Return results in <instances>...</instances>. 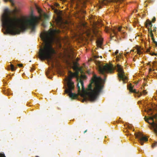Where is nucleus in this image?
<instances>
[{"label": "nucleus", "mask_w": 157, "mask_h": 157, "mask_svg": "<svg viewBox=\"0 0 157 157\" xmlns=\"http://www.w3.org/2000/svg\"><path fill=\"white\" fill-rule=\"evenodd\" d=\"M98 1V3L100 4L99 5V7L100 8H101V5H105L107 2H109V1ZM116 2L119 1V2H121V1H114Z\"/></svg>", "instance_id": "8"}, {"label": "nucleus", "mask_w": 157, "mask_h": 157, "mask_svg": "<svg viewBox=\"0 0 157 157\" xmlns=\"http://www.w3.org/2000/svg\"><path fill=\"white\" fill-rule=\"evenodd\" d=\"M36 157H39L37 156H36Z\"/></svg>", "instance_id": "44"}, {"label": "nucleus", "mask_w": 157, "mask_h": 157, "mask_svg": "<svg viewBox=\"0 0 157 157\" xmlns=\"http://www.w3.org/2000/svg\"><path fill=\"white\" fill-rule=\"evenodd\" d=\"M10 2H11L12 3V4H13V3H14V1H13V0H12V1H10Z\"/></svg>", "instance_id": "33"}, {"label": "nucleus", "mask_w": 157, "mask_h": 157, "mask_svg": "<svg viewBox=\"0 0 157 157\" xmlns=\"http://www.w3.org/2000/svg\"><path fill=\"white\" fill-rule=\"evenodd\" d=\"M44 17L45 19H47L48 18L49 16L46 14L44 13Z\"/></svg>", "instance_id": "16"}, {"label": "nucleus", "mask_w": 157, "mask_h": 157, "mask_svg": "<svg viewBox=\"0 0 157 157\" xmlns=\"http://www.w3.org/2000/svg\"><path fill=\"white\" fill-rule=\"evenodd\" d=\"M81 13H82L84 14L86 13V11L83 10H81Z\"/></svg>", "instance_id": "26"}, {"label": "nucleus", "mask_w": 157, "mask_h": 157, "mask_svg": "<svg viewBox=\"0 0 157 157\" xmlns=\"http://www.w3.org/2000/svg\"><path fill=\"white\" fill-rule=\"evenodd\" d=\"M148 31H149V33H150V36L151 37L152 39L153 38H154V35L152 33V31L151 28H148Z\"/></svg>", "instance_id": "13"}, {"label": "nucleus", "mask_w": 157, "mask_h": 157, "mask_svg": "<svg viewBox=\"0 0 157 157\" xmlns=\"http://www.w3.org/2000/svg\"><path fill=\"white\" fill-rule=\"evenodd\" d=\"M152 31H153V32H155L156 31V27H155L154 28V29H153V30H152Z\"/></svg>", "instance_id": "27"}, {"label": "nucleus", "mask_w": 157, "mask_h": 157, "mask_svg": "<svg viewBox=\"0 0 157 157\" xmlns=\"http://www.w3.org/2000/svg\"><path fill=\"white\" fill-rule=\"evenodd\" d=\"M102 39L101 38L98 39L96 41L97 45L98 47H100L102 44Z\"/></svg>", "instance_id": "11"}, {"label": "nucleus", "mask_w": 157, "mask_h": 157, "mask_svg": "<svg viewBox=\"0 0 157 157\" xmlns=\"http://www.w3.org/2000/svg\"><path fill=\"white\" fill-rule=\"evenodd\" d=\"M151 113H150V114H151Z\"/></svg>", "instance_id": "42"}, {"label": "nucleus", "mask_w": 157, "mask_h": 157, "mask_svg": "<svg viewBox=\"0 0 157 157\" xmlns=\"http://www.w3.org/2000/svg\"><path fill=\"white\" fill-rule=\"evenodd\" d=\"M17 11H13V16L10 17L4 14L2 16L3 23L6 28L7 32L12 35L20 34L30 29L32 32H34L38 22V17L35 16L32 10L29 18L26 20L21 19L17 17Z\"/></svg>", "instance_id": "2"}, {"label": "nucleus", "mask_w": 157, "mask_h": 157, "mask_svg": "<svg viewBox=\"0 0 157 157\" xmlns=\"http://www.w3.org/2000/svg\"><path fill=\"white\" fill-rule=\"evenodd\" d=\"M79 1V2H81V3H82V2H81V1Z\"/></svg>", "instance_id": "38"}, {"label": "nucleus", "mask_w": 157, "mask_h": 157, "mask_svg": "<svg viewBox=\"0 0 157 157\" xmlns=\"http://www.w3.org/2000/svg\"><path fill=\"white\" fill-rule=\"evenodd\" d=\"M56 5L57 6H59V4L58 3H56Z\"/></svg>", "instance_id": "35"}, {"label": "nucleus", "mask_w": 157, "mask_h": 157, "mask_svg": "<svg viewBox=\"0 0 157 157\" xmlns=\"http://www.w3.org/2000/svg\"><path fill=\"white\" fill-rule=\"evenodd\" d=\"M51 25L52 26V23H51Z\"/></svg>", "instance_id": "40"}, {"label": "nucleus", "mask_w": 157, "mask_h": 157, "mask_svg": "<svg viewBox=\"0 0 157 157\" xmlns=\"http://www.w3.org/2000/svg\"><path fill=\"white\" fill-rule=\"evenodd\" d=\"M79 58H77L76 59V60H77V61H78V60H79Z\"/></svg>", "instance_id": "36"}, {"label": "nucleus", "mask_w": 157, "mask_h": 157, "mask_svg": "<svg viewBox=\"0 0 157 157\" xmlns=\"http://www.w3.org/2000/svg\"><path fill=\"white\" fill-rule=\"evenodd\" d=\"M152 111V109H149V113L150 112H151Z\"/></svg>", "instance_id": "31"}, {"label": "nucleus", "mask_w": 157, "mask_h": 157, "mask_svg": "<svg viewBox=\"0 0 157 157\" xmlns=\"http://www.w3.org/2000/svg\"><path fill=\"white\" fill-rule=\"evenodd\" d=\"M156 21V18L155 17H154L152 19V21L154 22Z\"/></svg>", "instance_id": "21"}, {"label": "nucleus", "mask_w": 157, "mask_h": 157, "mask_svg": "<svg viewBox=\"0 0 157 157\" xmlns=\"http://www.w3.org/2000/svg\"><path fill=\"white\" fill-rule=\"evenodd\" d=\"M115 54L116 55H117V54L118 53V51L117 50L115 52Z\"/></svg>", "instance_id": "32"}, {"label": "nucleus", "mask_w": 157, "mask_h": 157, "mask_svg": "<svg viewBox=\"0 0 157 157\" xmlns=\"http://www.w3.org/2000/svg\"><path fill=\"white\" fill-rule=\"evenodd\" d=\"M133 86H132L131 84H129L128 86V88L130 92L135 93H137L136 90H133Z\"/></svg>", "instance_id": "10"}, {"label": "nucleus", "mask_w": 157, "mask_h": 157, "mask_svg": "<svg viewBox=\"0 0 157 157\" xmlns=\"http://www.w3.org/2000/svg\"><path fill=\"white\" fill-rule=\"evenodd\" d=\"M78 63L76 62H74L73 63V64H74V66H73V67H74L75 66V65H76L77 66V64Z\"/></svg>", "instance_id": "23"}, {"label": "nucleus", "mask_w": 157, "mask_h": 157, "mask_svg": "<svg viewBox=\"0 0 157 157\" xmlns=\"http://www.w3.org/2000/svg\"><path fill=\"white\" fill-rule=\"evenodd\" d=\"M152 40L154 43L155 44L156 46H157V42L155 40V39L153 38Z\"/></svg>", "instance_id": "20"}, {"label": "nucleus", "mask_w": 157, "mask_h": 157, "mask_svg": "<svg viewBox=\"0 0 157 157\" xmlns=\"http://www.w3.org/2000/svg\"><path fill=\"white\" fill-rule=\"evenodd\" d=\"M121 35H122V36L123 37H124L125 36H124V35L125 34V33L124 32H123L122 33H121Z\"/></svg>", "instance_id": "25"}, {"label": "nucleus", "mask_w": 157, "mask_h": 157, "mask_svg": "<svg viewBox=\"0 0 157 157\" xmlns=\"http://www.w3.org/2000/svg\"><path fill=\"white\" fill-rule=\"evenodd\" d=\"M73 69L75 71V72L73 73L71 71H69L68 72V76L65 79L67 87H65V92L68 94L70 97L73 99H77L78 95H80L84 98L82 102L86 101V96L88 97L90 101H95L102 92L103 89V86L101 83V78L97 77L95 75H94V78L92 79L91 83L88 86L87 90L85 89L83 81L80 79L79 82L82 87L81 90L78 83L77 86L78 94L73 93H72V91L74 89L75 85L74 82L72 81V79L74 77L77 78L78 77L79 72L81 70V68L75 65Z\"/></svg>", "instance_id": "1"}, {"label": "nucleus", "mask_w": 157, "mask_h": 157, "mask_svg": "<svg viewBox=\"0 0 157 157\" xmlns=\"http://www.w3.org/2000/svg\"><path fill=\"white\" fill-rule=\"evenodd\" d=\"M121 27H120L118 28V31L119 32H121Z\"/></svg>", "instance_id": "22"}, {"label": "nucleus", "mask_w": 157, "mask_h": 157, "mask_svg": "<svg viewBox=\"0 0 157 157\" xmlns=\"http://www.w3.org/2000/svg\"><path fill=\"white\" fill-rule=\"evenodd\" d=\"M147 92L145 90H144L143 91V94L144 95H146L147 94Z\"/></svg>", "instance_id": "24"}, {"label": "nucleus", "mask_w": 157, "mask_h": 157, "mask_svg": "<svg viewBox=\"0 0 157 157\" xmlns=\"http://www.w3.org/2000/svg\"><path fill=\"white\" fill-rule=\"evenodd\" d=\"M117 71L118 72V77L119 80H122L124 83L126 82L127 78L124 74L123 68L121 65L117 64Z\"/></svg>", "instance_id": "6"}, {"label": "nucleus", "mask_w": 157, "mask_h": 157, "mask_svg": "<svg viewBox=\"0 0 157 157\" xmlns=\"http://www.w3.org/2000/svg\"><path fill=\"white\" fill-rule=\"evenodd\" d=\"M85 3V2H83V4H82V6H81V7H85V5H84V3Z\"/></svg>", "instance_id": "29"}, {"label": "nucleus", "mask_w": 157, "mask_h": 157, "mask_svg": "<svg viewBox=\"0 0 157 157\" xmlns=\"http://www.w3.org/2000/svg\"><path fill=\"white\" fill-rule=\"evenodd\" d=\"M87 131V130H86L85 131H84V133H86Z\"/></svg>", "instance_id": "37"}, {"label": "nucleus", "mask_w": 157, "mask_h": 157, "mask_svg": "<svg viewBox=\"0 0 157 157\" xmlns=\"http://www.w3.org/2000/svg\"><path fill=\"white\" fill-rule=\"evenodd\" d=\"M105 29L106 30L107 32H109V30L113 32L115 36H116L117 35V32L115 31V30L113 29H109L108 28H106Z\"/></svg>", "instance_id": "12"}, {"label": "nucleus", "mask_w": 157, "mask_h": 157, "mask_svg": "<svg viewBox=\"0 0 157 157\" xmlns=\"http://www.w3.org/2000/svg\"><path fill=\"white\" fill-rule=\"evenodd\" d=\"M156 146H157V142H156L155 143H153L152 145V146L153 147Z\"/></svg>", "instance_id": "18"}, {"label": "nucleus", "mask_w": 157, "mask_h": 157, "mask_svg": "<svg viewBox=\"0 0 157 157\" xmlns=\"http://www.w3.org/2000/svg\"><path fill=\"white\" fill-rule=\"evenodd\" d=\"M135 136L136 138L138 139L139 142L142 145H144V142H146L148 141L147 138L145 136H144L140 132L135 133Z\"/></svg>", "instance_id": "7"}, {"label": "nucleus", "mask_w": 157, "mask_h": 157, "mask_svg": "<svg viewBox=\"0 0 157 157\" xmlns=\"http://www.w3.org/2000/svg\"><path fill=\"white\" fill-rule=\"evenodd\" d=\"M54 7H52V9H54Z\"/></svg>", "instance_id": "41"}, {"label": "nucleus", "mask_w": 157, "mask_h": 157, "mask_svg": "<svg viewBox=\"0 0 157 157\" xmlns=\"http://www.w3.org/2000/svg\"><path fill=\"white\" fill-rule=\"evenodd\" d=\"M137 10H136L135 13H136L137 12Z\"/></svg>", "instance_id": "39"}, {"label": "nucleus", "mask_w": 157, "mask_h": 157, "mask_svg": "<svg viewBox=\"0 0 157 157\" xmlns=\"http://www.w3.org/2000/svg\"><path fill=\"white\" fill-rule=\"evenodd\" d=\"M7 1V0H6V1Z\"/></svg>", "instance_id": "45"}, {"label": "nucleus", "mask_w": 157, "mask_h": 157, "mask_svg": "<svg viewBox=\"0 0 157 157\" xmlns=\"http://www.w3.org/2000/svg\"><path fill=\"white\" fill-rule=\"evenodd\" d=\"M156 116L154 115L152 117H150L148 118L145 120V121L151 124V129H152L155 133L157 136V123H155L154 119L156 118Z\"/></svg>", "instance_id": "5"}, {"label": "nucleus", "mask_w": 157, "mask_h": 157, "mask_svg": "<svg viewBox=\"0 0 157 157\" xmlns=\"http://www.w3.org/2000/svg\"><path fill=\"white\" fill-rule=\"evenodd\" d=\"M44 45L39 49V57L41 60H51L55 52L52 46V40L49 33H45L40 36Z\"/></svg>", "instance_id": "3"}, {"label": "nucleus", "mask_w": 157, "mask_h": 157, "mask_svg": "<svg viewBox=\"0 0 157 157\" xmlns=\"http://www.w3.org/2000/svg\"><path fill=\"white\" fill-rule=\"evenodd\" d=\"M9 69L11 70L12 71H14L15 70L16 68L13 65L11 64L10 65V67H9Z\"/></svg>", "instance_id": "14"}, {"label": "nucleus", "mask_w": 157, "mask_h": 157, "mask_svg": "<svg viewBox=\"0 0 157 157\" xmlns=\"http://www.w3.org/2000/svg\"><path fill=\"white\" fill-rule=\"evenodd\" d=\"M36 8L37 10L38 13L40 14H41L42 12L41 10L39 7H38V6L36 5Z\"/></svg>", "instance_id": "15"}, {"label": "nucleus", "mask_w": 157, "mask_h": 157, "mask_svg": "<svg viewBox=\"0 0 157 157\" xmlns=\"http://www.w3.org/2000/svg\"><path fill=\"white\" fill-rule=\"evenodd\" d=\"M63 1L65 2V1H66L64 0V1Z\"/></svg>", "instance_id": "43"}, {"label": "nucleus", "mask_w": 157, "mask_h": 157, "mask_svg": "<svg viewBox=\"0 0 157 157\" xmlns=\"http://www.w3.org/2000/svg\"><path fill=\"white\" fill-rule=\"evenodd\" d=\"M145 26L146 28H147L148 29L149 28H151L152 26L151 22L149 19H147L145 22Z\"/></svg>", "instance_id": "9"}, {"label": "nucleus", "mask_w": 157, "mask_h": 157, "mask_svg": "<svg viewBox=\"0 0 157 157\" xmlns=\"http://www.w3.org/2000/svg\"><path fill=\"white\" fill-rule=\"evenodd\" d=\"M0 157H6L5 154L3 153H0Z\"/></svg>", "instance_id": "19"}, {"label": "nucleus", "mask_w": 157, "mask_h": 157, "mask_svg": "<svg viewBox=\"0 0 157 157\" xmlns=\"http://www.w3.org/2000/svg\"><path fill=\"white\" fill-rule=\"evenodd\" d=\"M18 66L20 67H21L23 66V65L22 64H19L18 65Z\"/></svg>", "instance_id": "28"}, {"label": "nucleus", "mask_w": 157, "mask_h": 157, "mask_svg": "<svg viewBox=\"0 0 157 157\" xmlns=\"http://www.w3.org/2000/svg\"><path fill=\"white\" fill-rule=\"evenodd\" d=\"M54 32H57V33H59V31H57L56 30H54Z\"/></svg>", "instance_id": "30"}, {"label": "nucleus", "mask_w": 157, "mask_h": 157, "mask_svg": "<svg viewBox=\"0 0 157 157\" xmlns=\"http://www.w3.org/2000/svg\"><path fill=\"white\" fill-rule=\"evenodd\" d=\"M97 66L98 71L99 72L103 75L105 73H112L114 72V68L112 64H106L105 65H103L101 63L100 61L96 63Z\"/></svg>", "instance_id": "4"}, {"label": "nucleus", "mask_w": 157, "mask_h": 157, "mask_svg": "<svg viewBox=\"0 0 157 157\" xmlns=\"http://www.w3.org/2000/svg\"><path fill=\"white\" fill-rule=\"evenodd\" d=\"M137 54H141L142 53V51L140 50L139 49V48H138L137 49Z\"/></svg>", "instance_id": "17"}, {"label": "nucleus", "mask_w": 157, "mask_h": 157, "mask_svg": "<svg viewBox=\"0 0 157 157\" xmlns=\"http://www.w3.org/2000/svg\"><path fill=\"white\" fill-rule=\"evenodd\" d=\"M79 2H78H78H77V3H76L77 5V6H78V7L79 6V5H78V3H79Z\"/></svg>", "instance_id": "34"}]
</instances>
